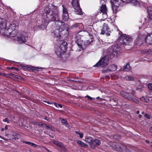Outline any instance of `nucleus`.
<instances>
[{
    "instance_id": "f257e3e1",
    "label": "nucleus",
    "mask_w": 152,
    "mask_h": 152,
    "mask_svg": "<svg viewBox=\"0 0 152 152\" xmlns=\"http://www.w3.org/2000/svg\"><path fill=\"white\" fill-rule=\"evenodd\" d=\"M47 13L44 14V18L42 22L44 23H48L50 21H59V18L58 12L57 11L53 12L50 15V20H49L47 17V14L50 12L49 10H46Z\"/></svg>"
},
{
    "instance_id": "f03ea898",
    "label": "nucleus",
    "mask_w": 152,
    "mask_h": 152,
    "mask_svg": "<svg viewBox=\"0 0 152 152\" xmlns=\"http://www.w3.org/2000/svg\"><path fill=\"white\" fill-rule=\"evenodd\" d=\"M137 43L139 45L144 44L146 43L148 45H152V33L147 37L145 36H141L137 39Z\"/></svg>"
},
{
    "instance_id": "7ed1b4c3",
    "label": "nucleus",
    "mask_w": 152,
    "mask_h": 152,
    "mask_svg": "<svg viewBox=\"0 0 152 152\" xmlns=\"http://www.w3.org/2000/svg\"><path fill=\"white\" fill-rule=\"evenodd\" d=\"M109 145L113 149L118 151H124L128 152L129 150L124 145L121 143L116 142H110L109 144Z\"/></svg>"
},
{
    "instance_id": "20e7f679",
    "label": "nucleus",
    "mask_w": 152,
    "mask_h": 152,
    "mask_svg": "<svg viewBox=\"0 0 152 152\" xmlns=\"http://www.w3.org/2000/svg\"><path fill=\"white\" fill-rule=\"evenodd\" d=\"M109 58L108 56L106 55L102 58L94 66L95 67H106L109 64Z\"/></svg>"
},
{
    "instance_id": "39448f33",
    "label": "nucleus",
    "mask_w": 152,
    "mask_h": 152,
    "mask_svg": "<svg viewBox=\"0 0 152 152\" xmlns=\"http://www.w3.org/2000/svg\"><path fill=\"white\" fill-rule=\"evenodd\" d=\"M120 94L121 96L128 100L133 101L136 103L138 102L137 99L134 98V93H129L122 91H121Z\"/></svg>"
},
{
    "instance_id": "423d86ee",
    "label": "nucleus",
    "mask_w": 152,
    "mask_h": 152,
    "mask_svg": "<svg viewBox=\"0 0 152 152\" xmlns=\"http://www.w3.org/2000/svg\"><path fill=\"white\" fill-rule=\"evenodd\" d=\"M73 8L76 10L77 14L81 15L83 14L82 9L80 7L79 2L78 0H73L72 2Z\"/></svg>"
},
{
    "instance_id": "0eeeda50",
    "label": "nucleus",
    "mask_w": 152,
    "mask_h": 152,
    "mask_svg": "<svg viewBox=\"0 0 152 152\" xmlns=\"http://www.w3.org/2000/svg\"><path fill=\"white\" fill-rule=\"evenodd\" d=\"M18 33L17 29L12 30H4V32H2V34L7 37H14L16 36Z\"/></svg>"
},
{
    "instance_id": "6e6552de",
    "label": "nucleus",
    "mask_w": 152,
    "mask_h": 152,
    "mask_svg": "<svg viewBox=\"0 0 152 152\" xmlns=\"http://www.w3.org/2000/svg\"><path fill=\"white\" fill-rule=\"evenodd\" d=\"M113 10L114 13H116L118 11V8L123 2L122 0H111Z\"/></svg>"
},
{
    "instance_id": "1a4fd4ad",
    "label": "nucleus",
    "mask_w": 152,
    "mask_h": 152,
    "mask_svg": "<svg viewBox=\"0 0 152 152\" xmlns=\"http://www.w3.org/2000/svg\"><path fill=\"white\" fill-rule=\"evenodd\" d=\"M66 46L63 44H61L59 46L56 48L55 52L57 56H60L61 54L66 51Z\"/></svg>"
},
{
    "instance_id": "9d476101",
    "label": "nucleus",
    "mask_w": 152,
    "mask_h": 152,
    "mask_svg": "<svg viewBox=\"0 0 152 152\" xmlns=\"http://www.w3.org/2000/svg\"><path fill=\"white\" fill-rule=\"evenodd\" d=\"M26 33L23 32L21 34H19L18 36L15 39L19 43L21 44L25 42L26 41L27 37H26Z\"/></svg>"
},
{
    "instance_id": "9b49d317",
    "label": "nucleus",
    "mask_w": 152,
    "mask_h": 152,
    "mask_svg": "<svg viewBox=\"0 0 152 152\" xmlns=\"http://www.w3.org/2000/svg\"><path fill=\"white\" fill-rule=\"evenodd\" d=\"M110 29L108 25L106 23H104L103 25V27L101 30V34H104L106 33V35L108 36L110 35V31H109Z\"/></svg>"
},
{
    "instance_id": "f8f14e48",
    "label": "nucleus",
    "mask_w": 152,
    "mask_h": 152,
    "mask_svg": "<svg viewBox=\"0 0 152 152\" xmlns=\"http://www.w3.org/2000/svg\"><path fill=\"white\" fill-rule=\"evenodd\" d=\"M116 65L112 64L109 66L107 69L102 70V72L103 73L115 71L117 68Z\"/></svg>"
},
{
    "instance_id": "ddd939ff",
    "label": "nucleus",
    "mask_w": 152,
    "mask_h": 152,
    "mask_svg": "<svg viewBox=\"0 0 152 152\" xmlns=\"http://www.w3.org/2000/svg\"><path fill=\"white\" fill-rule=\"evenodd\" d=\"M6 21L4 18H0V34H2V32H4L6 26Z\"/></svg>"
},
{
    "instance_id": "4468645a",
    "label": "nucleus",
    "mask_w": 152,
    "mask_h": 152,
    "mask_svg": "<svg viewBox=\"0 0 152 152\" xmlns=\"http://www.w3.org/2000/svg\"><path fill=\"white\" fill-rule=\"evenodd\" d=\"M18 24L16 21H14L12 23L10 24V25L4 30H15L17 29Z\"/></svg>"
},
{
    "instance_id": "2eb2a0df",
    "label": "nucleus",
    "mask_w": 152,
    "mask_h": 152,
    "mask_svg": "<svg viewBox=\"0 0 152 152\" xmlns=\"http://www.w3.org/2000/svg\"><path fill=\"white\" fill-rule=\"evenodd\" d=\"M121 38L123 40V41L121 42L122 45H127L128 43L132 41V39L128 36H123Z\"/></svg>"
},
{
    "instance_id": "dca6fc26",
    "label": "nucleus",
    "mask_w": 152,
    "mask_h": 152,
    "mask_svg": "<svg viewBox=\"0 0 152 152\" xmlns=\"http://www.w3.org/2000/svg\"><path fill=\"white\" fill-rule=\"evenodd\" d=\"M116 48L115 46H111L108 49V51L109 53L111 54L115 55L117 54V50H116Z\"/></svg>"
},
{
    "instance_id": "f3484780",
    "label": "nucleus",
    "mask_w": 152,
    "mask_h": 152,
    "mask_svg": "<svg viewBox=\"0 0 152 152\" xmlns=\"http://www.w3.org/2000/svg\"><path fill=\"white\" fill-rule=\"evenodd\" d=\"M53 142L54 144L60 148L61 149L63 150L65 149L64 145L61 142L55 140H53Z\"/></svg>"
},
{
    "instance_id": "a211bd4d",
    "label": "nucleus",
    "mask_w": 152,
    "mask_h": 152,
    "mask_svg": "<svg viewBox=\"0 0 152 152\" xmlns=\"http://www.w3.org/2000/svg\"><path fill=\"white\" fill-rule=\"evenodd\" d=\"M101 144L100 141L97 139H95L94 140H93L91 147L93 148H94V146H97Z\"/></svg>"
},
{
    "instance_id": "6ab92c4d",
    "label": "nucleus",
    "mask_w": 152,
    "mask_h": 152,
    "mask_svg": "<svg viewBox=\"0 0 152 152\" xmlns=\"http://www.w3.org/2000/svg\"><path fill=\"white\" fill-rule=\"evenodd\" d=\"M120 98L118 96H115L112 98V101L114 102H112L111 105H115L117 104L119 100H120Z\"/></svg>"
},
{
    "instance_id": "aec40b11",
    "label": "nucleus",
    "mask_w": 152,
    "mask_h": 152,
    "mask_svg": "<svg viewBox=\"0 0 152 152\" xmlns=\"http://www.w3.org/2000/svg\"><path fill=\"white\" fill-rule=\"evenodd\" d=\"M100 10L103 15H107V9L105 4H102V5Z\"/></svg>"
},
{
    "instance_id": "412c9836",
    "label": "nucleus",
    "mask_w": 152,
    "mask_h": 152,
    "mask_svg": "<svg viewBox=\"0 0 152 152\" xmlns=\"http://www.w3.org/2000/svg\"><path fill=\"white\" fill-rule=\"evenodd\" d=\"M93 138L90 137H89L87 138H86L85 140V141L88 143V144H89L90 146H91V145L92 142L93 140Z\"/></svg>"
},
{
    "instance_id": "4be33fe9",
    "label": "nucleus",
    "mask_w": 152,
    "mask_h": 152,
    "mask_svg": "<svg viewBox=\"0 0 152 152\" xmlns=\"http://www.w3.org/2000/svg\"><path fill=\"white\" fill-rule=\"evenodd\" d=\"M83 32L80 31L78 32L74 36V37L76 39V40L78 41L79 39L80 38V37L83 36Z\"/></svg>"
},
{
    "instance_id": "5701e85b",
    "label": "nucleus",
    "mask_w": 152,
    "mask_h": 152,
    "mask_svg": "<svg viewBox=\"0 0 152 152\" xmlns=\"http://www.w3.org/2000/svg\"><path fill=\"white\" fill-rule=\"evenodd\" d=\"M127 3H133L134 4V5L135 6H138L140 4V2L137 0H127Z\"/></svg>"
},
{
    "instance_id": "b1692460",
    "label": "nucleus",
    "mask_w": 152,
    "mask_h": 152,
    "mask_svg": "<svg viewBox=\"0 0 152 152\" xmlns=\"http://www.w3.org/2000/svg\"><path fill=\"white\" fill-rule=\"evenodd\" d=\"M62 18L63 21H67L68 20L69 18V16L68 13L63 14Z\"/></svg>"
},
{
    "instance_id": "393cba45",
    "label": "nucleus",
    "mask_w": 152,
    "mask_h": 152,
    "mask_svg": "<svg viewBox=\"0 0 152 152\" xmlns=\"http://www.w3.org/2000/svg\"><path fill=\"white\" fill-rule=\"evenodd\" d=\"M149 18L151 20H152V7H149L148 8Z\"/></svg>"
},
{
    "instance_id": "a878e982",
    "label": "nucleus",
    "mask_w": 152,
    "mask_h": 152,
    "mask_svg": "<svg viewBox=\"0 0 152 152\" xmlns=\"http://www.w3.org/2000/svg\"><path fill=\"white\" fill-rule=\"evenodd\" d=\"M131 67L129 64L127 63L124 66V70L125 71H128L130 70Z\"/></svg>"
},
{
    "instance_id": "bb28decb",
    "label": "nucleus",
    "mask_w": 152,
    "mask_h": 152,
    "mask_svg": "<svg viewBox=\"0 0 152 152\" xmlns=\"http://www.w3.org/2000/svg\"><path fill=\"white\" fill-rule=\"evenodd\" d=\"M77 143L80 146L83 147H86L87 146V145L81 141L78 140L77 141Z\"/></svg>"
},
{
    "instance_id": "cd10ccee",
    "label": "nucleus",
    "mask_w": 152,
    "mask_h": 152,
    "mask_svg": "<svg viewBox=\"0 0 152 152\" xmlns=\"http://www.w3.org/2000/svg\"><path fill=\"white\" fill-rule=\"evenodd\" d=\"M125 78V79H126V80H129V81H133L134 80V78H133V77L132 76H126Z\"/></svg>"
},
{
    "instance_id": "c85d7f7f",
    "label": "nucleus",
    "mask_w": 152,
    "mask_h": 152,
    "mask_svg": "<svg viewBox=\"0 0 152 152\" xmlns=\"http://www.w3.org/2000/svg\"><path fill=\"white\" fill-rule=\"evenodd\" d=\"M23 142L24 143L28 144L30 145H31L32 146H34V147H35L36 146V144H35L34 143L31 142L25 141H23Z\"/></svg>"
},
{
    "instance_id": "c756f323",
    "label": "nucleus",
    "mask_w": 152,
    "mask_h": 152,
    "mask_svg": "<svg viewBox=\"0 0 152 152\" xmlns=\"http://www.w3.org/2000/svg\"><path fill=\"white\" fill-rule=\"evenodd\" d=\"M62 7H63V14L68 13L67 9L66 7L64 6V5H62Z\"/></svg>"
},
{
    "instance_id": "7c9ffc66",
    "label": "nucleus",
    "mask_w": 152,
    "mask_h": 152,
    "mask_svg": "<svg viewBox=\"0 0 152 152\" xmlns=\"http://www.w3.org/2000/svg\"><path fill=\"white\" fill-rule=\"evenodd\" d=\"M113 138L116 140H118L121 138V137L118 135L115 134L113 136Z\"/></svg>"
},
{
    "instance_id": "2f4dec72",
    "label": "nucleus",
    "mask_w": 152,
    "mask_h": 152,
    "mask_svg": "<svg viewBox=\"0 0 152 152\" xmlns=\"http://www.w3.org/2000/svg\"><path fill=\"white\" fill-rule=\"evenodd\" d=\"M140 99L141 101L145 102H148V100H149L148 99H147V98H145L144 97H142Z\"/></svg>"
},
{
    "instance_id": "473e14b6",
    "label": "nucleus",
    "mask_w": 152,
    "mask_h": 152,
    "mask_svg": "<svg viewBox=\"0 0 152 152\" xmlns=\"http://www.w3.org/2000/svg\"><path fill=\"white\" fill-rule=\"evenodd\" d=\"M75 132L76 134H78L80 138H82L83 137V133H81L79 132L78 131H75Z\"/></svg>"
},
{
    "instance_id": "72a5a7b5",
    "label": "nucleus",
    "mask_w": 152,
    "mask_h": 152,
    "mask_svg": "<svg viewBox=\"0 0 152 152\" xmlns=\"http://www.w3.org/2000/svg\"><path fill=\"white\" fill-rule=\"evenodd\" d=\"M145 52L148 54H152V49L146 50Z\"/></svg>"
},
{
    "instance_id": "f704fd0d",
    "label": "nucleus",
    "mask_w": 152,
    "mask_h": 152,
    "mask_svg": "<svg viewBox=\"0 0 152 152\" xmlns=\"http://www.w3.org/2000/svg\"><path fill=\"white\" fill-rule=\"evenodd\" d=\"M43 68L36 67H34V70L36 71H41Z\"/></svg>"
},
{
    "instance_id": "c9c22d12",
    "label": "nucleus",
    "mask_w": 152,
    "mask_h": 152,
    "mask_svg": "<svg viewBox=\"0 0 152 152\" xmlns=\"http://www.w3.org/2000/svg\"><path fill=\"white\" fill-rule=\"evenodd\" d=\"M61 120V122L63 123L65 125H66L67 124V121L66 120L63 119H62Z\"/></svg>"
},
{
    "instance_id": "e433bc0d",
    "label": "nucleus",
    "mask_w": 152,
    "mask_h": 152,
    "mask_svg": "<svg viewBox=\"0 0 152 152\" xmlns=\"http://www.w3.org/2000/svg\"><path fill=\"white\" fill-rule=\"evenodd\" d=\"M148 88L150 90H152V83H149L148 84Z\"/></svg>"
},
{
    "instance_id": "4c0bfd02",
    "label": "nucleus",
    "mask_w": 152,
    "mask_h": 152,
    "mask_svg": "<svg viewBox=\"0 0 152 152\" xmlns=\"http://www.w3.org/2000/svg\"><path fill=\"white\" fill-rule=\"evenodd\" d=\"M55 105L57 107H59L60 108H62V106L61 104H57L56 103H55Z\"/></svg>"
},
{
    "instance_id": "58836bf2",
    "label": "nucleus",
    "mask_w": 152,
    "mask_h": 152,
    "mask_svg": "<svg viewBox=\"0 0 152 152\" xmlns=\"http://www.w3.org/2000/svg\"><path fill=\"white\" fill-rule=\"evenodd\" d=\"M93 42V40L92 39H91V40H87V43L88 44H90L92 42Z\"/></svg>"
},
{
    "instance_id": "ea45409f",
    "label": "nucleus",
    "mask_w": 152,
    "mask_h": 152,
    "mask_svg": "<svg viewBox=\"0 0 152 152\" xmlns=\"http://www.w3.org/2000/svg\"><path fill=\"white\" fill-rule=\"evenodd\" d=\"M145 116L147 118L149 119L150 118V115L147 114H145Z\"/></svg>"
},
{
    "instance_id": "a19ab883",
    "label": "nucleus",
    "mask_w": 152,
    "mask_h": 152,
    "mask_svg": "<svg viewBox=\"0 0 152 152\" xmlns=\"http://www.w3.org/2000/svg\"><path fill=\"white\" fill-rule=\"evenodd\" d=\"M3 121L5 122H7L8 123H10V121L8 120L7 118H5L3 120Z\"/></svg>"
},
{
    "instance_id": "79ce46f5",
    "label": "nucleus",
    "mask_w": 152,
    "mask_h": 152,
    "mask_svg": "<svg viewBox=\"0 0 152 152\" xmlns=\"http://www.w3.org/2000/svg\"><path fill=\"white\" fill-rule=\"evenodd\" d=\"M79 23H76L75 25H74L73 27L76 28L78 26V25Z\"/></svg>"
},
{
    "instance_id": "37998d69",
    "label": "nucleus",
    "mask_w": 152,
    "mask_h": 152,
    "mask_svg": "<svg viewBox=\"0 0 152 152\" xmlns=\"http://www.w3.org/2000/svg\"><path fill=\"white\" fill-rule=\"evenodd\" d=\"M86 97H87L88 99L90 100H92L93 99V98L92 97L90 96H89L87 95Z\"/></svg>"
},
{
    "instance_id": "c03bdc74",
    "label": "nucleus",
    "mask_w": 152,
    "mask_h": 152,
    "mask_svg": "<svg viewBox=\"0 0 152 152\" xmlns=\"http://www.w3.org/2000/svg\"><path fill=\"white\" fill-rule=\"evenodd\" d=\"M12 76H14V77L15 78H18V76L17 75H15L14 74H12Z\"/></svg>"
},
{
    "instance_id": "a18cd8bd",
    "label": "nucleus",
    "mask_w": 152,
    "mask_h": 152,
    "mask_svg": "<svg viewBox=\"0 0 152 152\" xmlns=\"http://www.w3.org/2000/svg\"><path fill=\"white\" fill-rule=\"evenodd\" d=\"M136 90H139L140 91H142V89L140 88H136Z\"/></svg>"
},
{
    "instance_id": "49530a36",
    "label": "nucleus",
    "mask_w": 152,
    "mask_h": 152,
    "mask_svg": "<svg viewBox=\"0 0 152 152\" xmlns=\"http://www.w3.org/2000/svg\"><path fill=\"white\" fill-rule=\"evenodd\" d=\"M96 99H100V101H102V99H103L100 98V97L99 96L96 97Z\"/></svg>"
},
{
    "instance_id": "de8ad7c7",
    "label": "nucleus",
    "mask_w": 152,
    "mask_h": 152,
    "mask_svg": "<svg viewBox=\"0 0 152 152\" xmlns=\"http://www.w3.org/2000/svg\"><path fill=\"white\" fill-rule=\"evenodd\" d=\"M45 126H46V129H50V127L49 126H47V125H45Z\"/></svg>"
},
{
    "instance_id": "09e8293b",
    "label": "nucleus",
    "mask_w": 152,
    "mask_h": 152,
    "mask_svg": "<svg viewBox=\"0 0 152 152\" xmlns=\"http://www.w3.org/2000/svg\"><path fill=\"white\" fill-rule=\"evenodd\" d=\"M15 135H16V136L17 137V138L18 139L19 137V135L18 134H15Z\"/></svg>"
},
{
    "instance_id": "8fccbe9b",
    "label": "nucleus",
    "mask_w": 152,
    "mask_h": 152,
    "mask_svg": "<svg viewBox=\"0 0 152 152\" xmlns=\"http://www.w3.org/2000/svg\"><path fill=\"white\" fill-rule=\"evenodd\" d=\"M8 129V126H7V125L5 126V128H4V129L5 130H7Z\"/></svg>"
},
{
    "instance_id": "3c124183",
    "label": "nucleus",
    "mask_w": 152,
    "mask_h": 152,
    "mask_svg": "<svg viewBox=\"0 0 152 152\" xmlns=\"http://www.w3.org/2000/svg\"><path fill=\"white\" fill-rule=\"evenodd\" d=\"M150 131L151 132H152V127L150 129Z\"/></svg>"
},
{
    "instance_id": "603ef678",
    "label": "nucleus",
    "mask_w": 152,
    "mask_h": 152,
    "mask_svg": "<svg viewBox=\"0 0 152 152\" xmlns=\"http://www.w3.org/2000/svg\"><path fill=\"white\" fill-rule=\"evenodd\" d=\"M77 45L78 46H79L80 47V48H81V47H82V45H80L79 44V43H77Z\"/></svg>"
},
{
    "instance_id": "864d4df0",
    "label": "nucleus",
    "mask_w": 152,
    "mask_h": 152,
    "mask_svg": "<svg viewBox=\"0 0 152 152\" xmlns=\"http://www.w3.org/2000/svg\"><path fill=\"white\" fill-rule=\"evenodd\" d=\"M142 117V115H141L140 114V115H139V118H140Z\"/></svg>"
},
{
    "instance_id": "5fc2aeb1",
    "label": "nucleus",
    "mask_w": 152,
    "mask_h": 152,
    "mask_svg": "<svg viewBox=\"0 0 152 152\" xmlns=\"http://www.w3.org/2000/svg\"><path fill=\"white\" fill-rule=\"evenodd\" d=\"M139 113H140V111L139 110L137 111V114H139Z\"/></svg>"
},
{
    "instance_id": "6e6d98bb",
    "label": "nucleus",
    "mask_w": 152,
    "mask_h": 152,
    "mask_svg": "<svg viewBox=\"0 0 152 152\" xmlns=\"http://www.w3.org/2000/svg\"><path fill=\"white\" fill-rule=\"evenodd\" d=\"M14 67H11L10 68H9V69H14Z\"/></svg>"
},
{
    "instance_id": "4d7b16f0",
    "label": "nucleus",
    "mask_w": 152,
    "mask_h": 152,
    "mask_svg": "<svg viewBox=\"0 0 152 152\" xmlns=\"http://www.w3.org/2000/svg\"><path fill=\"white\" fill-rule=\"evenodd\" d=\"M109 101H110V102H111V101H112V99H109Z\"/></svg>"
},
{
    "instance_id": "13d9d810",
    "label": "nucleus",
    "mask_w": 152,
    "mask_h": 152,
    "mask_svg": "<svg viewBox=\"0 0 152 152\" xmlns=\"http://www.w3.org/2000/svg\"><path fill=\"white\" fill-rule=\"evenodd\" d=\"M146 142L147 143H149V141H148V140H146Z\"/></svg>"
},
{
    "instance_id": "bf43d9fd",
    "label": "nucleus",
    "mask_w": 152,
    "mask_h": 152,
    "mask_svg": "<svg viewBox=\"0 0 152 152\" xmlns=\"http://www.w3.org/2000/svg\"><path fill=\"white\" fill-rule=\"evenodd\" d=\"M44 119H45V120H48L47 119V117H45V118H44Z\"/></svg>"
},
{
    "instance_id": "052dcab7",
    "label": "nucleus",
    "mask_w": 152,
    "mask_h": 152,
    "mask_svg": "<svg viewBox=\"0 0 152 152\" xmlns=\"http://www.w3.org/2000/svg\"><path fill=\"white\" fill-rule=\"evenodd\" d=\"M4 128H2L1 130V131H3L4 130Z\"/></svg>"
},
{
    "instance_id": "680f3d73",
    "label": "nucleus",
    "mask_w": 152,
    "mask_h": 152,
    "mask_svg": "<svg viewBox=\"0 0 152 152\" xmlns=\"http://www.w3.org/2000/svg\"><path fill=\"white\" fill-rule=\"evenodd\" d=\"M14 69L17 70H18V69L17 68H15Z\"/></svg>"
},
{
    "instance_id": "e2e57ef3",
    "label": "nucleus",
    "mask_w": 152,
    "mask_h": 152,
    "mask_svg": "<svg viewBox=\"0 0 152 152\" xmlns=\"http://www.w3.org/2000/svg\"><path fill=\"white\" fill-rule=\"evenodd\" d=\"M0 137H1V138H2L3 139H4V140H5V139L4 138V137H1L0 136Z\"/></svg>"
},
{
    "instance_id": "0e129e2a",
    "label": "nucleus",
    "mask_w": 152,
    "mask_h": 152,
    "mask_svg": "<svg viewBox=\"0 0 152 152\" xmlns=\"http://www.w3.org/2000/svg\"><path fill=\"white\" fill-rule=\"evenodd\" d=\"M47 102L48 104H49L50 103L49 102Z\"/></svg>"
},
{
    "instance_id": "69168bd1",
    "label": "nucleus",
    "mask_w": 152,
    "mask_h": 152,
    "mask_svg": "<svg viewBox=\"0 0 152 152\" xmlns=\"http://www.w3.org/2000/svg\"><path fill=\"white\" fill-rule=\"evenodd\" d=\"M2 74V73H0V75H1Z\"/></svg>"
},
{
    "instance_id": "338daca9",
    "label": "nucleus",
    "mask_w": 152,
    "mask_h": 152,
    "mask_svg": "<svg viewBox=\"0 0 152 152\" xmlns=\"http://www.w3.org/2000/svg\"><path fill=\"white\" fill-rule=\"evenodd\" d=\"M41 126H42L43 125V124H41Z\"/></svg>"
},
{
    "instance_id": "774afa93",
    "label": "nucleus",
    "mask_w": 152,
    "mask_h": 152,
    "mask_svg": "<svg viewBox=\"0 0 152 152\" xmlns=\"http://www.w3.org/2000/svg\"><path fill=\"white\" fill-rule=\"evenodd\" d=\"M61 23H62V24H63V23H63L62 22H61Z\"/></svg>"
}]
</instances>
